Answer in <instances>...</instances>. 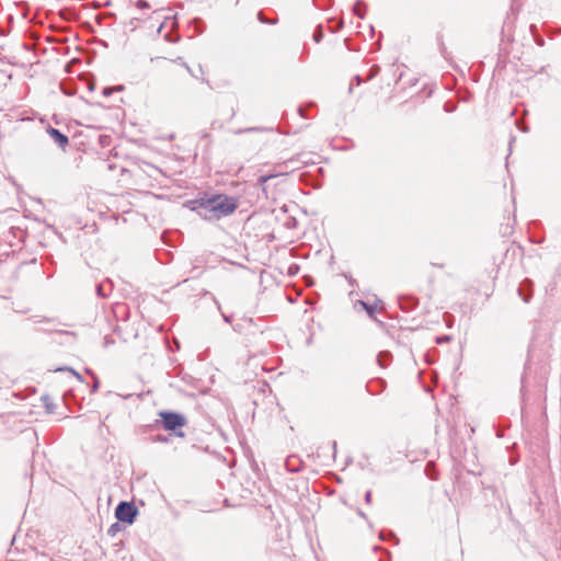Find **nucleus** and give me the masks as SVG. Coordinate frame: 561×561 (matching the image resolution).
Returning a JSON list of instances; mask_svg holds the SVG:
<instances>
[{
	"mask_svg": "<svg viewBox=\"0 0 561 561\" xmlns=\"http://www.w3.org/2000/svg\"><path fill=\"white\" fill-rule=\"evenodd\" d=\"M187 207L207 221L219 220L231 215L238 207V202L225 194L203 196L187 202Z\"/></svg>",
	"mask_w": 561,
	"mask_h": 561,
	"instance_id": "nucleus-1",
	"label": "nucleus"
},
{
	"mask_svg": "<svg viewBox=\"0 0 561 561\" xmlns=\"http://www.w3.org/2000/svg\"><path fill=\"white\" fill-rule=\"evenodd\" d=\"M160 421H156L154 426H162L164 430L173 432L178 437H184L185 434L181 430L186 425V417L178 412L172 411H161L159 412Z\"/></svg>",
	"mask_w": 561,
	"mask_h": 561,
	"instance_id": "nucleus-2",
	"label": "nucleus"
},
{
	"mask_svg": "<svg viewBox=\"0 0 561 561\" xmlns=\"http://www.w3.org/2000/svg\"><path fill=\"white\" fill-rule=\"evenodd\" d=\"M138 514V508L131 502L122 501L115 508V517L118 522L133 524Z\"/></svg>",
	"mask_w": 561,
	"mask_h": 561,
	"instance_id": "nucleus-3",
	"label": "nucleus"
},
{
	"mask_svg": "<svg viewBox=\"0 0 561 561\" xmlns=\"http://www.w3.org/2000/svg\"><path fill=\"white\" fill-rule=\"evenodd\" d=\"M27 320L33 322L34 324H50V327H48V328L41 329L44 332H57L59 334H65L67 336L75 337V333H72V332L56 330L53 325L55 322V319L46 318V317H42V316H32Z\"/></svg>",
	"mask_w": 561,
	"mask_h": 561,
	"instance_id": "nucleus-4",
	"label": "nucleus"
},
{
	"mask_svg": "<svg viewBox=\"0 0 561 561\" xmlns=\"http://www.w3.org/2000/svg\"><path fill=\"white\" fill-rule=\"evenodd\" d=\"M517 293L524 302H529L533 296V282L528 278L524 279L519 284Z\"/></svg>",
	"mask_w": 561,
	"mask_h": 561,
	"instance_id": "nucleus-5",
	"label": "nucleus"
},
{
	"mask_svg": "<svg viewBox=\"0 0 561 561\" xmlns=\"http://www.w3.org/2000/svg\"><path fill=\"white\" fill-rule=\"evenodd\" d=\"M47 134L49 135V137L60 147V148H65L68 142H69V139L68 137L62 134L59 129L57 128H54V127H48L47 128Z\"/></svg>",
	"mask_w": 561,
	"mask_h": 561,
	"instance_id": "nucleus-6",
	"label": "nucleus"
},
{
	"mask_svg": "<svg viewBox=\"0 0 561 561\" xmlns=\"http://www.w3.org/2000/svg\"><path fill=\"white\" fill-rule=\"evenodd\" d=\"M417 298L413 296H401L399 297V306L403 311H411L417 306Z\"/></svg>",
	"mask_w": 561,
	"mask_h": 561,
	"instance_id": "nucleus-7",
	"label": "nucleus"
},
{
	"mask_svg": "<svg viewBox=\"0 0 561 561\" xmlns=\"http://www.w3.org/2000/svg\"><path fill=\"white\" fill-rule=\"evenodd\" d=\"M392 358V355L388 351H382L377 356V362L380 367L385 368L389 365L390 360Z\"/></svg>",
	"mask_w": 561,
	"mask_h": 561,
	"instance_id": "nucleus-8",
	"label": "nucleus"
},
{
	"mask_svg": "<svg viewBox=\"0 0 561 561\" xmlns=\"http://www.w3.org/2000/svg\"><path fill=\"white\" fill-rule=\"evenodd\" d=\"M107 289H111L110 282L98 284L95 287L96 295L101 298H105L108 296Z\"/></svg>",
	"mask_w": 561,
	"mask_h": 561,
	"instance_id": "nucleus-9",
	"label": "nucleus"
},
{
	"mask_svg": "<svg viewBox=\"0 0 561 561\" xmlns=\"http://www.w3.org/2000/svg\"><path fill=\"white\" fill-rule=\"evenodd\" d=\"M278 175L277 174H268V175H261L257 180V183L259 185L262 186V190L265 194V196L267 197L268 196V193H267V185L266 183L272 180V179H275L277 178Z\"/></svg>",
	"mask_w": 561,
	"mask_h": 561,
	"instance_id": "nucleus-10",
	"label": "nucleus"
},
{
	"mask_svg": "<svg viewBox=\"0 0 561 561\" xmlns=\"http://www.w3.org/2000/svg\"><path fill=\"white\" fill-rule=\"evenodd\" d=\"M365 7H366V4H365V2H364V1H362V0L356 1V2H355V4H354V8H353L354 13H355L358 18H360V19H363V18H364V9H365Z\"/></svg>",
	"mask_w": 561,
	"mask_h": 561,
	"instance_id": "nucleus-11",
	"label": "nucleus"
},
{
	"mask_svg": "<svg viewBox=\"0 0 561 561\" xmlns=\"http://www.w3.org/2000/svg\"><path fill=\"white\" fill-rule=\"evenodd\" d=\"M44 404H45V408L47 410L48 413H53L54 412V409H55V404L53 403L51 399L47 396H44L42 398Z\"/></svg>",
	"mask_w": 561,
	"mask_h": 561,
	"instance_id": "nucleus-12",
	"label": "nucleus"
},
{
	"mask_svg": "<svg viewBox=\"0 0 561 561\" xmlns=\"http://www.w3.org/2000/svg\"><path fill=\"white\" fill-rule=\"evenodd\" d=\"M151 439H152V442H154V443H161V444H168V443H170V437H169V436H165V435H161V434L152 436V438H151Z\"/></svg>",
	"mask_w": 561,
	"mask_h": 561,
	"instance_id": "nucleus-13",
	"label": "nucleus"
},
{
	"mask_svg": "<svg viewBox=\"0 0 561 561\" xmlns=\"http://www.w3.org/2000/svg\"><path fill=\"white\" fill-rule=\"evenodd\" d=\"M322 38H323V31H322V26L319 25L314 30L313 39H314L316 43H320Z\"/></svg>",
	"mask_w": 561,
	"mask_h": 561,
	"instance_id": "nucleus-14",
	"label": "nucleus"
},
{
	"mask_svg": "<svg viewBox=\"0 0 561 561\" xmlns=\"http://www.w3.org/2000/svg\"><path fill=\"white\" fill-rule=\"evenodd\" d=\"M359 304L364 307V309L367 311L369 317L374 316L376 309H375V307L373 305H369V304H367V302H365L363 300H359Z\"/></svg>",
	"mask_w": 561,
	"mask_h": 561,
	"instance_id": "nucleus-15",
	"label": "nucleus"
},
{
	"mask_svg": "<svg viewBox=\"0 0 561 561\" xmlns=\"http://www.w3.org/2000/svg\"><path fill=\"white\" fill-rule=\"evenodd\" d=\"M121 530V525L119 523H114L110 526V528L107 529V534L112 537H114L118 531Z\"/></svg>",
	"mask_w": 561,
	"mask_h": 561,
	"instance_id": "nucleus-16",
	"label": "nucleus"
},
{
	"mask_svg": "<svg viewBox=\"0 0 561 561\" xmlns=\"http://www.w3.org/2000/svg\"><path fill=\"white\" fill-rule=\"evenodd\" d=\"M295 460V457L294 456H290L286 459V468L288 471L290 472H297L299 471V468L298 467H295V466H291V461Z\"/></svg>",
	"mask_w": 561,
	"mask_h": 561,
	"instance_id": "nucleus-17",
	"label": "nucleus"
},
{
	"mask_svg": "<svg viewBox=\"0 0 561 561\" xmlns=\"http://www.w3.org/2000/svg\"><path fill=\"white\" fill-rule=\"evenodd\" d=\"M69 371L70 374H72L78 380L82 381V377L79 373H77L75 369L70 368V367H61V368H58L57 371Z\"/></svg>",
	"mask_w": 561,
	"mask_h": 561,
	"instance_id": "nucleus-18",
	"label": "nucleus"
},
{
	"mask_svg": "<svg viewBox=\"0 0 561 561\" xmlns=\"http://www.w3.org/2000/svg\"><path fill=\"white\" fill-rule=\"evenodd\" d=\"M379 71H380V67L378 65H374L369 70L367 80H371L373 78H375L379 73Z\"/></svg>",
	"mask_w": 561,
	"mask_h": 561,
	"instance_id": "nucleus-19",
	"label": "nucleus"
},
{
	"mask_svg": "<svg viewBox=\"0 0 561 561\" xmlns=\"http://www.w3.org/2000/svg\"><path fill=\"white\" fill-rule=\"evenodd\" d=\"M85 373L90 374L93 376L94 378V382H93V386H92V392H95L98 389H99V386H100V382H99V379L95 377V375L90 370V369H85Z\"/></svg>",
	"mask_w": 561,
	"mask_h": 561,
	"instance_id": "nucleus-20",
	"label": "nucleus"
},
{
	"mask_svg": "<svg viewBox=\"0 0 561 561\" xmlns=\"http://www.w3.org/2000/svg\"><path fill=\"white\" fill-rule=\"evenodd\" d=\"M164 39H165L167 42H169V43H176V42H179L180 36H179V35H174V36H173L171 33H167V34L164 35Z\"/></svg>",
	"mask_w": 561,
	"mask_h": 561,
	"instance_id": "nucleus-21",
	"label": "nucleus"
},
{
	"mask_svg": "<svg viewBox=\"0 0 561 561\" xmlns=\"http://www.w3.org/2000/svg\"><path fill=\"white\" fill-rule=\"evenodd\" d=\"M257 19H259V21H260L261 23H263V24H275V21H270L268 19H266V18L264 16V14H263L262 12H259V13H257Z\"/></svg>",
	"mask_w": 561,
	"mask_h": 561,
	"instance_id": "nucleus-22",
	"label": "nucleus"
},
{
	"mask_svg": "<svg viewBox=\"0 0 561 561\" xmlns=\"http://www.w3.org/2000/svg\"><path fill=\"white\" fill-rule=\"evenodd\" d=\"M136 7L140 10H144V9H149L150 8V4L146 1V0H138L136 2Z\"/></svg>",
	"mask_w": 561,
	"mask_h": 561,
	"instance_id": "nucleus-23",
	"label": "nucleus"
},
{
	"mask_svg": "<svg viewBox=\"0 0 561 561\" xmlns=\"http://www.w3.org/2000/svg\"><path fill=\"white\" fill-rule=\"evenodd\" d=\"M354 81H355V84H356V85H359V84L362 83V78H360V76L356 75V76L353 78V81H352V83H351V85H350V92H352V90H353Z\"/></svg>",
	"mask_w": 561,
	"mask_h": 561,
	"instance_id": "nucleus-24",
	"label": "nucleus"
},
{
	"mask_svg": "<svg viewBox=\"0 0 561 561\" xmlns=\"http://www.w3.org/2000/svg\"><path fill=\"white\" fill-rule=\"evenodd\" d=\"M365 502L367 504H370L371 503V491H367L366 494H365Z\"/></svg>",
	"mask_w": 561,
	"mask_h": 561,
	"instance_id": "nucleus-25",
	"label": "nucleus"
},
{
	"mask_svg": "<svg viewBox=\"0 0 561 561\" xmlns=\"http://www.w3.org/2000/svg\"><path fill=\"white\" fill-rule=\"evenodd\" d=\"M113 91H114V88L107 87V88H104L103 94L104 95H110V94H112Z\"/></svg>",
	"mask_w": 561,
	"mask_h": 561,
	"instance_id": "nucleus-26",
	"label": "nucleus"
},
{
	"mask_svg": "<svg viewBox=\"0 0 561 561\" xmlns=\"http://www.w3.org/2000/svg\"><path fill=\"white\" fill-rule=\"evenodd\" d=\"M242 328H243V324H241V323H238V324L233 325V330H234L236 332H241V331H242Z\"/></svg>",
	"mask_w": 561,
	"mask_h": 561,
	"instance_id": "nucleus-27",
	"label": "nucleus"
},
{
	"mask_svg": "<svg viewBox=\"0 0 561 561\" xmlns=\"http://www.w3.org/2000/svg\"><path fill=\"white\" fill-rule=\"evenodd\" d=\"M183 66L185 67V69L187 70V72H188L191 76H193V77L195 76V75L193 73V70L191 69V67H190L186 62H183Z\"/></svg>",
	"mask_w": 561,
	"mask_h": 561,
	"instance_id": "nucleus-28",
	"label": "nucleus"
},
{
	"mask_svg": "<svg viewBox=\"0 0 561 561\" xmlns=\"http://www.w3.org/2000/svg\"><path fill=\"white\" fill-rule=\"evenodd\" d=\"M448 340H449V336L444 335V336H440V337L437 339V343H443V342L448 341Z\"/></svg>",
	"mask_w": 561,
	"mask_h": 561,
	"instance_id": "nucleus-29",
	"label": "nucleus"
},
{
	"mask_svg": "<svg viewBox=\"0 0 561 561\" xmlns=\"http://www.w3.org/2000/svg\"><path fill=\"white\" fill-rule=\"evenodd\" d=\"M254 130H259V128H256V127L247 128V129H243V130H239L238 134L245 133V131H254Z\"/></svg>",
	"mask_w": 561,
	"mask_h": 561,
	"instance_id": "nucleus-30",
	"label": "nucleus"
},
{
	"mask_svg": "<svg viewBox=\"0 0 561 561\" xmlns=\"http://www.w3.org/2000/svg\"><path fill=\"white\" fill-rule=\"evenodd\" d=\"M222 319H224L225 322L230 323L232 317L231 316H227V314H222Z\"/></svg>",
	"mask_w": 561,
	"mask_h": 561,
	"instance_id": "nucleus-31",
	"label": "nucleus"
},
{
	"mask_svg": "<svg viewBox=\"0 0 561 561\" xmlns=\"http://www.w3.org/2000/svg\"><path fill=\"white\" fill-rule=\"evenodd\" d=\"M298 271V266L297 265H293L289 267V274H293L294 272H297Z\"/></svg>",
	"mask_w": 561,
	"mask_h": 561,
	"instance_id": "nucleus-32",
	"label": "nucleus"
},
{
	"mask_svg": "<svg viewBox=\"0 0 561 561\" xmlns=\"http://www.w3.org/2000/svg\"><path fill=\"white\" fill-rule=\"evenodd\" d=\"M243 322H244V323L252 324V323H253V319H251V318H245V319H243Z\"/></svg>",
	"mask_w": 561,
	"mask_h": 561,
	"instance_id": "nucleus-33",
	"label": "nucleus"
},
{
	"mask_svg": "<svg viewBox=\"0 0 561 561\" xmlns=\"http://www.w3.org/2000/svg\"><path fill=\"white\" fill-rule=\"evenodd\" d=\"M163 26H164V23H161L160 26L158 27V33H161Z\"/></svg>",
	"mask_w": 561,
	"mask_h": 561,
	"instance_id": "nucleus-34",
	"label": "nucleus"
},
{
	"mask_svg": "<svg viewBox=\"0 0 561 561\" xmlns=\"http://www.w3.org/2000/svg\"><path fill=\"white\" fill-rule=\"evenodd\" d=\"M358 515L363 518H366V515L362 511H358Z\"/></svg>",
	"mask_w": 561,
	"mask_h": 561,
	"instance_id": "nucleus-35",
	"label": "nucleus"
},
{
	"mask_svg": "<svg viewBox=\"0 0 561 561\" xmlns=\"http://www.w3.org/2000/svg\"><path fill=\"white\" fill-rule=\"evenodd\" d=\"M289 163H294V160H293V159H290V160H288V161H286V162H285V164H286V165H288Z\"/></svg>",
	"mask_w": 561,
	"mask_h": 561,
	"instance_id": "nucleus-36",
	"label": "nucleus"
},
{
	"mask_svg": "<svg viewBox=\"0 0 561 561\" xmlns=\"http://www.w3.org/2000/svg\"><path fill=\"white\" fill-rule=\"evenodd\" d=\"M179 64L183 65V59L181 57L178 58Z\"/></svg>",
	"mask_w": 561,
	"mask_h": 561,
	"instance_id": "nucleus-37",
	"label": "nucleus"
},
{
	"mask_svg": "<svg viewBox=\"0 0 561 561\" xmlns=\"http://www.w3.org/2000/svg\"><path fill=\"white\" fill-rule=\"evenodd\" d=\"M379 561H389V559H386V560H383V559H380Z\"/></svg>",
	"mask_w": 561,
	"mask_h": 561,
	"instance_id": "nucleus-38",
	"label": "nucleus"
}]
</instances>
